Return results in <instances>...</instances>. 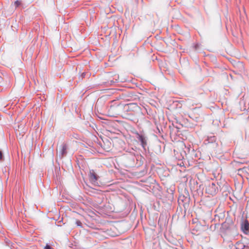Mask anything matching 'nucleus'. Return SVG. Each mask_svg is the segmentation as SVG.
<instances>
[{
    "mask_svg": "<svg viewBox=\"0 0 249 249\" xmlns=\"http://www.w3.org/2000/svg\"><path fill=\"white\" fill-rule=\"evenodd\" d=\"M136 137L140 142L141 145L142 147L145 155L150 153L149 147L147 146V138L144 134L140 133L138 132L136 133Z\"/></svg>",
    "mask_w": 249,
    "mask_h": 249,
    "instance_id": "1",
    "label": "nucleus"
},
{
    "mask_svg": "<svg viewBox=\"0 0 249 249\" xmlns=\"http://www.w3.org/2000/svg\"><path fill=\"white\" fill-rule=\"evenodd\" d=\"M88 177L89 181L92 185L97 187H101L99 184L100 178L95 170L90 169Z\"/></svg>",
    "mask_w": 249,
    "mask_h": 249,
    "instance_id": "2",
    "label": "nucleus"
},
{
    "mask_svg": "<svg viewBox=\"0 0 249 249\" xmlns=\"http://www.w3.org/2000/svg\"><path fill=\"white\" fill-rule=\"evenodd\" d=\"M128 104L131 112L136 113V114L137 115L143 114L142 110V108L138 105L137 103H130Z\"/></svg>",
    "mask_w": 249,
    "mask_h": 249,
    "instance_id": "3",
    "label": "nucleus"
},
{
    "mask_svg": "<svg viewBox=\"0 0 249 249\" xmlns=\"http://www.w3.org/2000/svg\"><path fill=\"white\" fill-rule=\"evenodd\" d=\"M204 143L206 145L212 144V147L213 149L216 148L218 145V143L216 142V137L213 135L208 136L207 139L205 140Z\"/></svg>",
    "mask_w": 249,
    "mask_h": 249,
    "instance_id": "4",
    "label": "nucleus"
},
{
    "mask_svg": "<svg viewBox=\"0 0 249 249\" xmlns=\"http://www.w3.org/2000/svg\"><path fill=\"white\" fill-rule=\"evenodd\" d=\"M177 123L178 124L181 126L186 128H192L194 126V124L191 123L188 119L183 118L179 121H177Z\"/></svg>",
    "mask_w": 249,
    "mask_h": 249,
    "instance_id": "5",
    "label": "nucleus"
},
{
    "mask_svg": "<svg viewBox=\"0 0 249 249\" xmlns=\"http://www.w3.org/2000/svg\"><path fill=\"white\" fill-rule=\"evenodd\" d=\"M180 129V127L177 125L175 126L174 124H172V125L169 126V129L170 131V134H176L177 132L179 131L178 129Z\"/></svg>",
    "mask_w": 249,
    "mask_h": 249,
    "instance_id": "6",
    "label": "nucleus"
},
{
    "mask_svg": "<svg viewBox=\"0 0 249 249\" xmlns=\"http://www.w3.org/2000/svg\"><path fill=\"white\" fill-rule=\"evenodd\" d=\"M178 191L182 194L184 196L189 197V191L188 188H178Z\"/></svg>",
    "mask_w": 249,
    "mask_h": 249,
    "instance_id": "7",
    "label": "nucleus"
},
{
    "mask_svg": "<svg viewBox=\"0 0 249 249\" xmlns=\"http://www.w3.org/2000/svg\"><path fill=\"white\" fill-rule=\"evenodd\" d=\"M120 107H123V111L124 112V115H125L126 113H128L131 112L130 110L129 105L128 103L125 104H121L120 105Z\"/></svg>",
    "mask_w": 249,
    "mask_h": 249,
    "instance_id": "8",
    "label": "nucleus"
},
{
    "mask_svg": "<svg viewBox=\"0 0 249 249\" xmlns=\"http://www.w3.org/2000/svg\"><path fill=\"white\" fill-rule=\"evenodd\" d=\"M67 148L68 146L67 144L63 143L62 144V148L60 151V153L63 156L66 155V154H67Z\"/></svg>",
    "mask_w": 249,
    "mask_h": 249,
    "instance_id": "9",
    "label": "nucleus"
},
{
    "mask_svg": "<svg viewBox=\"0 0 249 249\" xmlns=\"http://www.w3.org/2000/svg\"><path fill=\"white\" fill-rule=\"evenodd\" d=\"M217 188H206V192L207 193L213 195L216 193Z\"/></svg>",
    "mask_w": 249,
    "mask_h": 249,
    "instance_id": "10",
    "label": "nucleus"
},
{
    "mask_svg": "<svg viewBox=\"0 0 249 249\" xmlns=\"http://www.w3.org/2000/svg\"><path fill=\"white\" fill-rule=\"evenodd\" d=\"M232 163L234 164V166L235 167H238L247 162L245 161H238L236 160H234Z\"/></svg>",
    "mask_w": 249,
    "mask_h": 249,
    "instance_id": "11",
    "label": "nucleus"
},
{
    "mask_svg": "<svg viewBox=\"0 0 249 249\" xmlns=\"http://www.w3.org/2000/svg\"><path fill=\"white\" fill-rule=\"evenodd\" d=\"M242 228L244 232L249 231V223L248 222L246 221L243 225Z\"/></svg>",
    "mask_w": 249,
    "mask_h": 249,
    "instance_id": "12",
    "label": "nucleus"
},
{
    "mask_svg": "<svg viewBox=\"0 0 249 249\" xmlns=\"http://www.w3.org/2000/svg\"><path fill=\"white\" fill-rule=\"evenodd\" d=\"M124 115L127 116V117H125L126 118L130 120H133V117L134 115H137L136 113H134L133 112H130L128 113H126Z\"/></svg>",
    "mask_w": 249,
    "mask_h": 249,
    "instance_id": "13",
    "label": "nucleus"
},
{
    "mask_svg": "<svg viewBox=\"0 0 249 249\" xmlns=\"http://www.w3.org/2000/svg\"><path fill=\"white\" fill-rule=\"evenodd\" d=\"M148 168V165L147 164H145L144 165L143 169L140 171V173L141 174V175L142 176L145 175L147 172Z\"/></svg>",
    "mask_w": 249,
    "mask_h": 249,
    "instance_id": "14",
    "label": "nucleus"
},
{
    "mask_svg": "<svg viewBox=\"0 0 249 249\" xmlns=\"http://www.w3.org/2000/svg\"><path fill=\"white\" fill-rule=\"evenodd\" d=\"M120 81L119 80V79H114L113 78V80H108L107 82H106L107 83L108 85H114L115 83H118Z\"/></svg>",
    "mask_w": 249,
    "mask_h": 249,
    "instance_id": "15",
    "label": "nucleus"
},
{
    "mask_svg": "<svg viewBox=\"0 0 249 249\" xmlns=\"http://www.w3.org/2000/svg\"><path fill=\"white\" fill-rule=\"evenodd\" d=\"M239 172L242 171L243 172L248 173L249 172V166L248 167H244L243 168H240L238 169Z\"/></svg>",
    "mask_w": 249,
    "mask_h": 249,
    "instance_id": "16",
    "label": "nucleus"
},
{
    "mask_svg": "<svg viewBox=\"0 0 249 249\" xmlns=\"http://www.w3.org/2000/svg\"><path fill=\"white\" fill-rule=\"evenodd\" d=\"M245 247V245L241 242H238L236 244V249H243Z\"/></svg>",
    "mask_w": 249,
    "mask_h": 249,
    "instance_id": "17",
    "label": "nucleus"
},
{
    "mask_svg": "<svg viewBox=\"0 0 249 249\" xmlns=\"http://www.w3.org/2000/svg\"><path fill=\"white\" fill-rule=\"evenodd\" d=\"M200 45V44L198 43H196L194 44L193 47L194 50L197 51L198 50V49L199 48Z\"/></svg>",
    "mask_w": 249,
    "mask_h": 249,
    "instance_id": "18",
    "label": "nucleus"
},
{
    "mask_svg": "<svg viewBox=\"0 0 249 249\" xmlns=\"http://www.w3.org/2000/svg\"><path fill=\"white\" fill-rule=\"evenodd\" d=\"M86 75V73L85 72H83L79 76V80H82L84 78H85Z\"/></svg>",
    "mask_w": 249,
    "mask_h": 249,
    "instance_id": "19",
    "label": "nucleus"
},
{
    "mask_svg": "<svg viewBox=\"0 0 249 249\" xmlns=\"http://www.w3.org/2000/svg\"><path fill=\"white\" fill-rule=\"evenodd\" d=\"M4 160V157L3 152L0 150V161H3Z\"/></svg>",
    "mask_w": 249,
    "mask_h": 249,
    "instance_id": "20",
    "label": "nucleus"
},
{
    "mask_svg": "<svg viewBox=\"0 0 249 249\" xmlns=\"http://www.w3.org/2000/svg\"><path fill=\"white\" fill-rule=\"evenodd\" d=\"M20 4H21V1L18 0H17L14 2V5L16 8L19 7L20 5Z\"/></svg>",
    "mask_w": 249,
    "mask_h": 249,
    "instance_id": "21",
    "label": "nucleus"
},
{
    "mask_svg": "<svg viewBox=\"0 0 249 249\" xmlns=\"http://www.w3.org/2000/svg\"><path fill=\"white\" fill-rule=\"evenodd\" d=\"M147 114L150 115V114H152L153 110L151 109H149L148 110H146Z\"/></svg>",
    "mask_w": 249,
    "mask_h": 249,
    "instance_id": "22",
    "label": "nucleus"
},
{
    "mask_svg": "<svg viewBox=\"0 0 249 249\" xmlns=\"http://www.w3.org/2000/svg\"><path fill=\"white\" fill-rule=\"evenodd\" d=\"M45 249H53L52 248H51L49 245H47L45 247Z\"/></svg>",
    "mask_w": 249,
    "mask_h": 249,
    "instance_id": "23",
    "label": "nucleus"
},
{
    "mask_svg": "<svg viewBox=\"0 0 249 249\" xmlns=\"http://www.w3.org/2000/svg\"><path fill=\"white\" fill-rule=\"evenodd\" d=\"M98 143L99 145H100L101 146V147H102L104 149H105V148L103 147V145H102V144L101 142H99Z\"/></svg>",
    "mask_w": 249,
    "mask_h": 249,
    "instance_id": "24",
    "label": "nucleus"
},
{
    "mask_svg": "<svg viewBox=\"0 0 249 249\" xmlns=\"http://www.w3.org/2000/svg\"><path fill=\"white\" fill-rule=\"evenodd\" d=\"M142 187H149L148 185H146V184H144Z\"/></svg>",
    "mask_w": 249,
    "mask_h": 249,
    "instance_id": "25",
    "label": "nucleus"
},
{
    "mask_svg": "<svg viewBox=\"0 0 249 249\" xmlns=\"http://www.w3.org/2000/svg\"><path fill=\"white\" fill-rule=\"evenodd\" d=\"M157 129L158 130L159 132H160V129L159 128V127H158V126H157Z\"/></svg>",
    "mask_w": 249,
    "mask_h": 249,
    "instance_id": "26",
    "label": "nucleus"
},
{
    "mask_svg": "<svg viewBox=\"0 0 249 249\" xmlns=\"http://www.w3.org/2000/svg\"><path fill=\"white\" fill-rule=\"evenodd\" d=\"M170 191L171 192V194H173V191L172 190H171Z\"/></svg>",
    "mask_w": 249,
    "mask_h": 249,
    "instance_id": "27",
    "label": "nucleus"
},
{
    "mask_svg": "<svg viewBox=\"0 0 249 249\" xmlns=\"http://www.w3.org/2000/svg\"><path fill=\"white\" fill-rule=\"evenodd\" d=\"M212 185V186H214L215 185L214 183H213Z\"/></svg>",
    "mask_w": 249,
    "mask_h": 249,
    "instance_id": "28",
    "label": "nucleus"
},
{
    "mask_svg": "<svg viewBox=\"0 0 249 249\" xmlns=\"http://www.w3.org/2000/svg\"><path fill=\"white\" fill-rule=\"evenodd\" d=\"M86 183H87L86 182ZM87 184V186H88V187H90L89 185H88L87 184Z\"/></svg>",
    "mask_w": 249,
    "mask_h": 249,
    "instance_id": "29",
    "label": "nucleus"
},
{
    "mask_svg": "<svg viewBox=\"0 0 249 249\" xmlns=\"http://www.w3.org/2000/svg\"><path fill=\"white\" fill-rule=\"evenodd\" d=\"M179 101H176V102H179Z\"/></svg>",
    "mask_w": 249,
    "mask_h": 249,
    "instance_id": "30",
    "label": "nucleus"
},
{
    "mask_svg": "<svg viewBox=\"0 0 249 249\" xmlns=\"http://www.w3.org/2000/svg\"><path fill=\"white\" fill-rule=\"evenodd\" d=\"M111 185V184L108 185H107V187H109Z\"/></svg>",
    "mask_w": 249,
    "mask_h": 249,
    "instance_id": "31",
    "label": "nucleus"
}]
</instances>
